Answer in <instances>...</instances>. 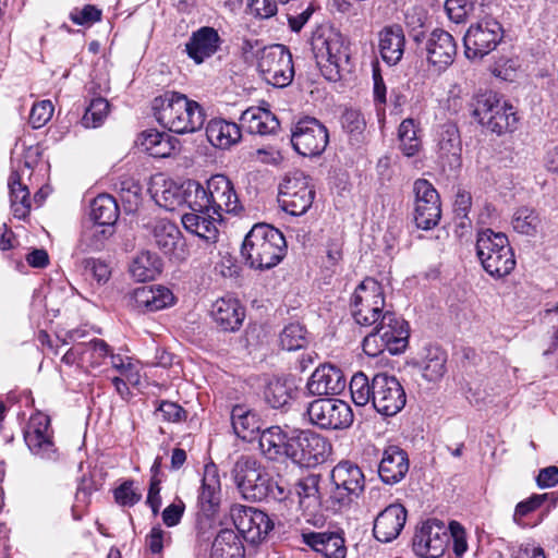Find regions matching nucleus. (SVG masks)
Wrapping results in <instances>:
<instances>
[{"mask_svg": "<svg viewBox=\"0 0 558 558\" xmlns=\"http://www.w3.org/2000/svg\"><path fill=\"white\" fill-rule=\"evenodd\" d=\"M154 117L165 129L178 134L194 133L205 123L202 106L184 94L168 90L153 100Z\"/></svg>", "mask_w": 558, "mask_h": 558, "instance_id": "nucleus-1", "label": "nucleus"}, {"mask_svg": "<svg viewBox=\"0 0 558 558\" xmlns=\"http://www.w3.org/2000/svg\"><path fill=\"white\" fill-rule=\"evenodd\" d=\"M287 254L281 231L267 223H256L244 238L241 256L245 265L256 270L277 266Z\"/></svg>", "mask_w": 558, "mask_h": 558, "instance_id": "nucleus-2", "label": "nucleus"}, {"mask_svg": "<svg viewBox=\"0 0 558 558\" xmlns=\"http://www.w3.org/2000/svg\"><path fill=\"white\" fill-rule=\"evenodd\" d=\"M374 325L362 343L365 354L375 357L388 351L391 355H397L407 349L410 327L404 318L395 312L386 311Z\"/></svg>", "mask_w": 558, "mask_h": 558, "instance_id": "nucleus-3", "label": "nucleus"}, {"mask_svg": "<svg viewBox=\"0 0 558 558\" xmlns=\"http://www.w3.org/2000/svg\"><path fill=\"white\" fill-rule=\"evenodd\" d=\"M312 52L323 75L336 82L340 78V69L349 63V47L342 35L332 28L317 29L311 39Z\"/></svg>", "mask_w": 558, "mask_h": 558, "instance_id": "nucleus-4", "label": "nucleus"}, {"mask_svg": "<svg viewBox=\"0 0 558 558\" xmlns=\"http://www.w3.org/2000/svg\"><path fill=\"white\" fill-rule=\"evenodd\" d=\"M476 255L486 272L492 277L508 276L515 267V258L507 235L485 229L478 232Z\"/></svg>", "mask_w": 558, "mask_h": 558, "instance_id": "nucleus-5", "label": "nucleus"}, {"mask_svg": "<svg viewBox=\"0 0 558 558\" xmlns=\"http://www.w3.org/2000/svg\"><path fill=\"white\" fill-rule=\"evenodd\" d=\"M471 107L473 117L497 135L513 132L518 128L519 118L513 106L501 101L492 90L475 95Z\"/></svg>", "mask_w": 558, "mask_h": 558, "instance_id": "nucleus-6", "label": "nucleus"}, {"mask_svg": "<svg viewBox=\"0 0 558 558\" xmlns=\"http://www.w3.org/2000/svg\"><path fill=\"white\" fill-rule=\"evenodd\" d=\"M331 448L330 441L320 434L293 429L287 459L302 468H314L327 460Z\"/></svg>", "mask_w": 558, "mask_h": 558, "instance_id": "nucleus-7", "label": "nucleus"}, {"mask_svg": "<svg viewBox=\"0 0 558 558\" xmlns=\"http://www.w3.org/2000/svg\"><path fill=\"white\" fill-rule=\"evenodd\" d=\"M385 295L381 284L374 278H365L351 296V314L356 324L371 327L385 313Z\"/></svg>", "mask_w": 558, "mask_h": 558, "instance_id": "nucleus-8", "label": "nucleus"}, {"mask_svg": "<svg viewBox=\"0 0 558 558\" xmlns=\"http://www.w3.org/2000/svg\"><path fill=\"white\" fill-rule=\"evenodd\" d=\"M231 478L243 498L260 501L267 495L268 473L253 456H240L231 471Z\"/></svg>", "mask_w": 558, "mask_h": 558, "instance_id": "nucleus-9", "label": "nucleus"}, {"mask_svg": "<svg viewBox=\"0 0 558 558\" xmlns=\"http://www.w3.org/2000/svg\"><path fill=\"white\" fill-rule=\"evenodd\" d=\"M330 481V499L339 506H350L365 489V475L362 469L349 460L340 461L332 468Z\"/></svg>", "mask_w": 558, "mask_h": 558, "instance_id": "nucleus-10", "label": "nucleus"}, {"mask_svg": "<svg viewBox=\"0 0 558 558\" xmlns=\"http://www.w3.org/2000/svg\"><path fill=\"white\" fill-rule=\"evenodd\" d=\"M264 80L275 87H286L294 77V65L290 50L280 44L262 49L257 63Z\"/></svg>", "mask_w": 558, "mask_h": 558, "instance_id": "nucleus-11", "label": "nucleus"}, {"mask_svg": "<svg viewBox=\"0 0 558 558\" xmlns=\"http://www.w3.org/2000/svg\"><path fill=\"white\" fill-rule=\"evenodd\" d=\"M310 178L301 171L288 174L280 184L278 202L292 216L304 215L312 206L315 191Z\"/></svg>", "mask_w": 558, "mask_h": 558, "instance_id": "nucleus-12", "label": "nucleus"}, {"mask_svg": "<svg viewBox=\"0 0 558 558\" xmlns=\"http://www.w3.org/2000/svg\"><path fill=\"white\" fill-rule=\"evenodd\" d=\"M502 37V26L494 19L472 24L463 37L464 54L469 60H481L496 49Z\"/></svg>", "mask_w": 558, "mask_h": 558, "instance_id": "nucleus-13", "label": "nucleus"}, {"mask_svg": "<svg viewBox=\"0 0 558 558\" xmlns=\"http://www.w3.org/2000/svg\"><path fill=\"white\" fill-rule=\"evenodd\" d=\"M329 142L327 128L313 117L300 119L291 129V144L304 157L322 155Z\"/></svg>", "mask_w": 558, "mask_h": 558, "instance_id": "nucleus-14", "label": "nucleus"}, {"mask_svg": "<svg viewBox=\"0 0 558 558\" xmlns=\"http://www.w3.org/2000/svg\"><path fill=\"white\" fill-rule=\"evenodd\" d=\"M306 413L310 422L322 429H344L353 423L352 409L340 399H316L308 404Z\"/></svg>", "mask_w": 558, "mask_h": 558, "instance_id": "nucleus-15", "label": "nucleus"}, {"mask_svg": "<svg viewBox=\"0 0 558 558\" xmlns=\"http://www.w3.org/2000/svg\"><path fill=\"white\" fill-rule=\"evenodd\" d=\"M414 40L421 51H425L426 59L437 71L446 70L454 61L457 44L453 36L440 28L429 34L421 32L414 35Z\"/></svg>", "mask_w": 558, "mask_h": 558, "instance_id": "nucleus-16", "label": "nucleus"}, {"mask_svg": "<svg viewBox=\"0 0 558 558\" xmlns=\"http://www.w3.org/2000/svg\"><path fill=\"white\" fill-rule=\"evenodd\" d=\"M230 514L238 532L252 544L263 542L275 526L266 512L253 507L235 505Z\"/></svg>", "mask_w": 558, "mask_h": 558, "instance_id": "nucleus-17", "label": "nucleus"}, {"mask_svg": "<svg viewBox=\"0 0 558 558\" xmlns=\"http://www.w3.org/2000/svg\"><path fill=\"white\" fill-rule=\"evenodd\" d=\"M373 409L384 416H393L405 405L407 396L400 381L386 373L374 376Z\"/></svg>", "mask_w": 558, "mask_h": 558, "instance_id": "nucleus-18", "label": "nucleus"}, {"mask_svg": "<svg viewBox=\"0 0 558 558\" xmlns=\"http://www.w3.org/2000/svg\"><path fill=\"white\" fill-rule=\"evenodd\" d=\"M449 545V533L444 522L429 519L416 530L412 547L413 551L423 558L441 557Z\"/></svg>", "mask_w": 558, "mask_h": 558, "instance_id": "nucleus-19", "label": "nucleus"}, {"mask_svg": "<svg viewBox=\"0 0 558 558\" xmlns=\"http://www.w3.org/2000/svg\"><path fill=\"white\" fill-rule=\"evenodd\" d=\"M413 192L415 225L420 229L429 230L437 226L441 217L439 194L426 179H417L413 184Z\"/></svg>", "mask_w": 558, "mask_h": 558, "instance_id": "nucleus-20", "label": "nucleus"}, {"mask_svg": "<svg viewBox=\"0 0 558 558\" xmlns=\"http://www.w3.org/2000/svg\"><path fill=\"white\" fill-rule=\"evenodd\" d=\"M462 142L457 125H441L437 138V162L448 177L458 174L462 167Z\"/></svg>", "mask_w": 558, "mask_h": 558, "instance_id": "nucleus-21", "label": "nucleus"}, {"mask_svg": "<svg viewBox=\"0 0 558 558\" xmlns=\"http://www.w3.org/2000/svg\"><path fill=\"white\" fill-rule=\"evenodd\" d=\"M24 440L33 454L46 460L57 459V449L52 440L48 415L36 413L31 416L24 429Z\"/></svg>", "mask_w": 558, "mask_h": 558, "instance_id": "nucleus-22", "label": "nucleus"}, {"mask_svg": "<svg viewBox=\"0 0 558 558\" xmlns=\"http://www.w3.org/2000/svg\"><path fill=\"white\" fill-rule=\"evenodd\" d=\"M156 246L167 256L175 260H184L189 255L186 242L179 227L167 220H157L151 229Z\"/></svg>", "mask_w": 558, "mask_h": 558, "instance_id": "nucleus-23", "label": "nucleus"}, {"mask_svg": "<svg viewBox=\"0 0 558 558\" xmlns=\"http://www.w3.org/2000/svg\"><path fill=\"white\" fill-rule=\"evenodd\" d=\"M211 214L222 217L223 213L238 214L242 210L232 182L223 174H215L207 181Z\"/></svg>", "mask_w": 558, "mask_h": 558, "instance_id": "nucleus-24", "label": "nucleus"}, {"mask_svg": "<svg viewBox=\"0 0 558 558\" xmlns=\"http://www.w3.org/2000/svg\"><path fill=\"white\" fill-rule=\"evenodd\" d=\"M347 386L342 371L331 364L317 367L307 380L306 388L313 396H333L341 393Z\"/></svg>", "mask_w": 558, "mask_h": 558, "instance_id": "nucleus-25", "label": "nucleus"}, {"mask_svg": "<svg viewBox=\"0 0 558 558\" xmlns=\"http://www.w3.org/2000/svg\"><path fill=\"white\" fill-rule=\"evenodd\" d=\"M407 514V509L400 504L387 506L375 518L373 526L375 538L381 543L396 539L404 527Z\"/></svg>", "mask_w": 558, "mask_h": 558, "instance_id": "nucleus-26", "label": "nucleus"}, {"mask_svg": "<svg viewBox=\"0 0 558 558\" xmlns=\"http://www.w3.org/2000/svg\"><path fill=\"white\" fill-rule=\"evenodd\" d=\"M409 466V457L405 450L399 446H388L383 451L378 475L383 483L395 485L405 477Z\"/></svg>", "mask_w": 558, "mask_h": 558, "instance_id": "nucleus-27", "label": "nucleus"}, {"mask_svg": "<svg viewBox=\"0 0 558 558\" xmlns=\"http://www.w3.org/2000/svg\"><path fill=\"white\" fill-rule=\"evenodd\" d=\"M221 38L214 27L203 26L193 32L185 44V52L196 63H203L217 52Z\"/></svg>", "mask_w": 558, "mask_h": 558, "instance_id": "nucleus-28", "label": "nucleus"}, {"mask_svg": "<svg viewBox=\"0 0 558 558\" xmlns=\"http://www.w3.org/2000/svg\"><path fill=\"white\" fill-rule=\"evenodd\" d=\"M210 314L218 328L234 332L243 324L245 308L236 299L220 298L211 305Z\"/></svg>", "mask_w": 558, "mask_h": 558, "instance_id": "nucleus-29", "label": "nucleus"}, {"mask_svg": "<svg viewBox=\"0 0 558 558\" xmlns=\"http://www.w3.org/2000/svg\"><path fill=\"white\" fill-rule=\"evenodd\" d=\"M135 307L143 312H156L173 304L172 292L162 286H143L133 291Z\"/></svg>", "mask_w": 558, "mask_h": 558, "instance_id": "nucleus-30", "label": "nucleus"}, {"mask_svg": "<svg viewBox=\"0 0 558 558\" xmlns=\"http://www.w3.org/2000/svg\"><path fill=\"white\" fill-rule=\"evenodd\" d=\"M241 125L251 134L262 136L275 134L279 126L277 117L267 109L250 107L240 117Z\"/></svg>", "mask_w": 558, "mask_h": 558, "instance_id": "nucleus-31", "label": "nucleus"}, {"mask_svg": "<svg viewBox=\"0 0 558 558\" xmlns=\"http://www.w3.org/2000/svg\"><path fill=\"white\" fill-rule=\"evenodd\" d=\"M303 542L326 558H344L343 537L335 532H308L302 534Z\"/></svg>", "mask_w": 558, "mask_h": 558, "instance_id": "nucleus-32", "label": "nucleus"}, {"mask_svg": "<svg viewBox=\"0 0 558 558\" xmlns=\"http://www.w3.org/2000/svg\"><path fill=\"white\" fill-rule=\"evenodd\" d=\"M291 432L283 430L274 425L265 428L259 435V447L263 453L270 460H280L288 457Z\"/></svg>", "mask_w": 558, "mask_h": 558, "instance_id": "nucleus-33", "label": "nucleus"}, {"mask_svg": "<svg viewBox=\"0 0 558 558\" xmlns=\"http://www.w3.org/2000/svg\"><path fill=\"white\" fill-rule=\"evenodd\" d=\"M405 37L401 26H386L379 32V51L383 60L389 64H397L404 52Z\"/></svg>", "mask_w": 558, "mask_h": 558, "instance_id": "nucleus-34", "label": "nucleus"}, {"mask_svg": "<svg viewBox=\"0 0 558 558\" xmlns=\"http://www.w3.org/2000/svg\"><path fill=\"white\" fill-rule=\"evenodd\" d=\"M206 136L215 147L228 149L241 140V126L221 118L211 119L206 126Z\"/></svg>", "mask_w": 558, "mask_h": 558, "instance_id": "nucleus-35", "label": "nucleus"}, {"mask_svg": "<svg viewBox=\"0 0 558 558\" xmlns=\"http://www.w3.org/2000/svg\"><path fill=\"white\" fill-rule=\"evenodd\" d=\"M231 424L234 434L244 441L254 440L262 427L257 413L243 404L232 408Z\"/></svg>", "mask_w": 558, "mask_h": 558, "instance_id": "nucleus-36", "label": "nucleus"}, {"mask_svg": "<svg viewBox=\"0 0 558 558\" xmlns=\"http://www.w3.org/2000/svg\"><path fill=\"white\" fill-rule=\"evenodd\" d=\"M220 501V481L214 464L206 465L198 504L203 512H214Z\"/></svg>", "mask_w": 558, "mask_h": 558, "instance_id": "nucleus-37", "label": "nucleus"}, {"mask_svg": "<svg viewBox=\"0 0 558 558\" xmlns=\"http://www.w3.org/2000/svg\"><path fill=\"white\" fill-rule=\"evenodd\" d=\"M243 543L233 530H221L211 545V558H244Z\"/></svg>", "mask_w": 558, "mask_h": 558, "instance_id": "nucleus-38", "label": "nucleus"}, {"mask_svg": "<svg viewBox=\"0 0 558 558\" xmlns=\"http://www.w3.org/2000/svg\"><path fill=\"white\" fill-rule=\"evenodd\" d=\"M21 169L12 171L9 178L10 201L15 218L25 219L31 211V197L28 187L21 181Z\"/></svg>", "mask_w": 558, "mask_h": 558, "instance_id": "nucleus-39", "label": "nucleus"}, {"mask_svg": "<svg viewBox=\"0 0 558 558\" xmlns=\"http://www.w3.org/2000/svg\"><path fill=\"white\" fill-rule=\"evenodd\" d=\"M181 220L189 232L208 242H216L218 229L215 223L216 219L210 215V213H186L182 215Z\"/></svg>", "mask_w": 558, "mask_h": 558, "instance_id": "nucleus-40", "label": "nucleus"}, {"mask_svg": "<svg viewBox=\"0 0 558 558\" xmlns=\"http://www.w3.org/2000/svg\"><path fill=\"white\" fill-rule=\"evenodd\" d=\"M120 210L116 199L109 194H100L90 204V219L94 223L116 226Z\"/></svg>", "mask_w": 558, "mask_h": 558, "instance_id": "nucleus-41", "label": "nucleus"}, {"mask_svg": "<svg viewBox=\"0 0 558 558\" xmlns=\"http://www.w3.org/2000/svg\"><path fill=\"white\" fill-rule=\"evenodd\" d=\"M162 270V262L156 253L142 252L132 262L130 272L137 281L154 280Z\"/></svg>", "mask_w": 558, "mask_h": 558, "instance_id": "nucleus-42", "label": "nucleus"}, {"mask_svg": "<svg viewBox=\"0 0 558 558\" xmlns=\"http://www.w3.org/2000/svg\"><path fill=\"white\" fill-rule=\"evenodd\" d=\"M446 353L437 348L430 347L426 349V355L422 365V376L427 381L439 380L446 372Z\"/></svg>", "mask_w": 558, "mask_h": 558, "instance_id": "nucleus-43", "label": "nucleus"}, {"mask_svg": "<svg viewBox=\"0 0 558 558\" xmlns=\"http://www.w3.org/2000/svg\"><path fill=\"white\" fill-rule=\"evenodd\" d=\"M185 204L192 210L191 213H211V204L207 186L190 180L185 183Z\"/></svg>", "mask_w": 558, "mask_h": 558, "instance_id": "nucleus-44", "label": "nucleus"}, {"mask_svg": "<svg viewBox=\"0 0 558 558\" xmlns=\"http://www.w3.org/2000/svg\"><path fill=\"white\" fill-rule=\"evenodd\" d=\"M265 401L274 409H284L292 399V389L287 381L271 379L264 391Z\"/></svg>", "mask_w": 558, "mask_h": 558, "instance_id": "nucleus-45", "label": "nucleus"}, {"mask_svg": "<svg viewBox=\"0 0 558 558\" xmlns=\"http://www.w3.org/2000/svg\"><path fill=\"white\" fill-rule=\"evenodd\" d=\"M373 387L374 377L369 381L368 377L362 372H359L352 376L350 381V392L352 401L356 407H364L369 402L373 404Z\"/></svg>", "mask_w": 558, "mask_h": 558, "instance_id": "nucleus-46", "label": "nucleus"}, {"mask_svg": "<svg viewBox=\"0 0 558 558\" xmlns=\"http://www.w3.org/2000/svg\"><path fill=\"white\" fill-rule=\"evenodd\" d=\"M114 233L113 226L93 223L82 235V244L89 251H101L107 240Z\"/></svg>", "mask_w": 558, "mask_h": 558, "instance_id": "nucleus-47", "label": "nucleus"}, {"mask_svg": "<svg viewBox=\"0 0 558 558\" xmlns=\"http://www.w3.org/2000/svg\"><path fill=\"white\" fill-rule=\"evenodd\" d=\"M154 197L158 206L166 210H174L178 206L185 204V184L178 186L171 182L161 191H156Z\"/></svg>", "mask_w": 558, "mask_h": 558, "instance_id": "nucleus-48", "label": "nucleus"}, {"mask_svg": "<svg viewBox=\"0 0 558 558\" xmlns=\"http://www.w3.org/2000/svg\"><path fill=\"white\" fill-rule=\"evenodd\" d=\"M398 135L400 140V148L405 156L412 157L420 151L421 142L417 138L413 119H405L401 122Z\"/></svg>", "mask_w": 558, "mask_h": 558, "instance_id": "nucleus-49", "label": "nucleus"}, {"mask_svg": "<svg viewBox=\"0 0 558 558\" xmlns=\"http://www.w3.org/2000/svg\"><path fill=\"white\" fill-rule=\"evenodd\" d=\"M539 217L537 213L529 207H521L517 209L512 218L513 229L525 235H534L539 226Z\"/></svg>", "mask_w": 558, "mask_h": 558, "instance_id": "nucleus-50", "label": "nucleus"}, {"mask_svg": "<svg viewBox=\"0 0 558 558\" xmlns=\"http://www.w3.org/2000/svg\"><path fill=\"white\" fill-rule=\"evenodd\" d=\"M280 344L287 351H295L307 344L306 330L299 323L289 324L280 333Z\"/></svg>", "mask_w": 558, "mask_h": 558, "instance_id": "nucleus-51", "label": "nucleus"}, {"mask_svg": "<svg viewBox=\"0 0 558 558\" xmlns=\"http://www.w3.org/2000/svg\"><path fill=\"white\" fill-rule=\"evenodd\" d=\"M109 107L108 100L102 97L92 99L82 118L83 126L93 129L100 126L108 116Z\"/></svg>", "mask_w": 558, "mask_h": 558, "instance_id": "nucleus-52", "label": "nucleus"}, {"mask_svg": "<svg viewBox=\"0 0 558 558\" xmlns=\"http://www.w3.org/2000/svg\"><path fill=\"white\" fill-rule=\"evenodd\" d=\"M342 129L350 135L351 140L360 142L362 134L366 128V121L356 109H345L341 114Z\"/></svg>", "mask_w": 558, "mask_h": 558, "instance_id": "nucleus-53", "label": "nucleus"}, {"mask_svg": "<svg viewBox=\"0 0 558 558\" xmlns=\"http://www.w3.org/2000/svg\"><path fill=\"white\" fill-rule=\"evenodd\" d=\"M113 497L118 505L133 507L141 500L142 494L134 488L133 480H126L113 490Z\"/></svg>", "mask_w": 558, "mask_h": 558, "instance_id": "nucleus-54", "label": "nucleus"}, {"mask_svg": "<svg viewBox=\"0 0 558 558\" xmlns=\"http://www.w3.org/2000/svg\"><path fill=\"white\" fill-rule=\"evenodd\" d=\"M81 343L85 347L83 349L87 359L85 363H89L90 365H99L101 360L105 359L110 352L108 343L102 339H93L88 342Z\"/></svg>", "mask_w": 558, "mask_h": 558, "instance_id": "nucleus-55", "label": "nucleus"}, {"mask_svg": "<svg viewBox=\"0 0 558 558\" xmlns=\"http://www.w3.org/2000/svg\"><path fill=\"white\" fill-rule=\"evenodd\" d=\"M448 529L449 541L452 539V550L457 558H461L468 550L466 533L457 521H451Z\"/></svg>", "mask_w": 558, "mask_h": 558, "instance_id": "nucleus-56", "label": "nucleus"}, {"mask_svg": "<svg viewBox=\"0 0 558 558\" xmlns=\"http://www.w3.org/2000/svg\"><path fill=\"white\" fill-rule=\"evenodd\" d=\"M53 106L50 100H43L35 104L29 113V123L34 129L45 125L52 117Z\"/></svg>", "mask_w": 558, "mask_h": 558, "instance_id": "nucleus-57", "label": "nucleus"}, {"mask_svg": "<svg viewBox=\"0 0 558 558\" xmlns=\"http://www.w3.org/2000/svg\"><path fill=\"white\" fill-rule=\"evenodd\" d=\"M157 413L162 416V420L170 423H180L186 420L187 412L178 403L162 400L160 401Z\"/></svg>", "mask_w": 558, "mask_h": 558, "instance_id": "nucleus-58", "label": "nucleus"}, {"mask_svg": "<svg viewBox=\"0 0 558 558\" xmlns=\"http://www.w3.org/2000/svg\"><path fill=\"white\" fill-rule=\"evenodd\" d=\"M472 205V197L469 192L459 191L454 198L453 211L456 215V219L459 220L460 227H465L466 223H471V220L468 217V213Z\"/></svg>", "mask_w": 558, "mask_h": 558, "instance_id": "nucleus-59", "label": "nucleus"}, {"mask_svg": "<svg viewBox=\"0 0 558 558\" xmlns=\"http://www.w3.org/2000/svg\"><path fill=\"white\" fill-rule=\"evenodd\" d=\"M86 271H89L98 284H105L111 276L109 265L100 259L86 258L83 262Z\"/></svg>", "mask_w": 558, "mask_h": 558, "instance_id": "nucleus-60", "label": "nucleus"}, {"mask_svg": "<svg viewBox=\"0 0 558 558\" xmlns=\"http://www.w3.org/2000/svg\"><path fill=\"white\" fill-rule=\"evenodd\" d=\"M445 8L452 22L462 23L473 7L470 0H447Z\"/></svg>", "mask_w": 558, "mask_h": 558, "instance_id": "nucleus-61", "label": "nucleus"}, {"mask_svg": "<svg viewBox=\"0 0 558 558\" xmlns=\"http://www.w3.org/2000/svg\"><path fill=\"white\" fill-rule=\"evenodd\" d=\"M548 497V494L533 495L530 498L520 501L513 513V521L521 524V518L536 510Z\"/></svg>", "mask_w": 558, "mask_h": 558, "instance_id": "nucleus-62", "label": "nucleus"}, {"mask_svg": "<svg viewBox=\"0 0 558 558\" xmlns=\"http://www.w3.org/2000/svg\"><path fill=\"white\" fill-rule=\"evenodd\" d=\"M320 475L310 474L299 480L295 489L300 498L318 497Z\"/></svg>", "mask_w": 558, "mask_h": 558, "instance_id": "nucleus-63", "label": "nucleus"}, {"mask_svg": "<svg viewBox=\"0 0 558 558\" xmlns=\"http://www.w3.org/2000/svg\"><path fill=\"white\" fill-rule=\"evenodd\" d=\"M71 21L76 25H85L100 21L101 11L95 5L86 4L83 9H75L70 14Z\"/></svg>", "mask_w": 558, "mask_h": 558, "instance_id": "nucleus-64", "label": "nucleus"}]
</instances>
